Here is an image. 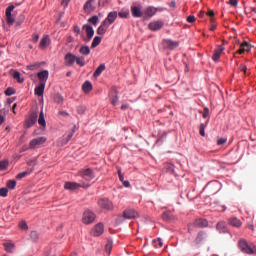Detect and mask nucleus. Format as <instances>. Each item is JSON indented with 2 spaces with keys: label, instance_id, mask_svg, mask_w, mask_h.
<instances>
[{
  "label": "nucleus",
  "instance_id": "obj_40",
  "mask_svg": "<svg viewBox=\"0 0 256 256\" xmlns=\"http://www.w3.org/2000/svg\"><path fill=\"white\" fill-rule=\"evenodd\" d=\"M75 63H77L78 66L84 67L85 66V59L84 57L80 56L75 60Z\"/></svg>",
  "mask_w": 256,
  "mask_h": 256
},
{
  "label": "nucleus",
  "instance_id": "obj_7",
  "mask_svg": "<svg viewBox=\"0 0 256 256\" xmlns=\"http://www.w3.org/2000/svg\"><path fill=\"white\" fill-rule=\"evenodd\" d=\"M104 231H105V226L101 223H98L94 225V227H92L91 235L94 237H99L103 234Z\"/></svg>",
  "mask_w": 256,
  "mask_h": 256
},
{
  "label": "nucleus",
  "instance_id": "obj_6",
  "mask_svg": "<svg viewBox=\"0 0 256 256\" xmlns=\"http://www.w3.org/2000/svg\"><path fill=\"white\" fill-rule=\"evenodd\" d=\"M136 218H138V212H136L133 209H126V210H124L122 217H119V221H121L122 219L131 220V219H136Z\"/></svg>",
  "mask_w": 256,
  "mask_h": 256
},
{
  "label": "nucleus",
  "instance_id": "obj_51",
  "mask_svg": "<svg viewBox=\"0 0 256 256\" xmlns=\"http://www.w3.org/2000/svg\"><path fill=\"white\" fill-rule=\"evenodd\" d=\"M154 247L155 248H161L162 247V239L161 238H159V239H157V240H154ZM158 244V245H157Z\"/></svg>",
  "mask_w": 256,
  "mask_h": 256
},
{
  "label": "nucleus",
  "instance_id": "obj_24",
  "mask_svg": "<svg viewBox=\"0 0 256 256\" xmlns=\"http://www.w3.org/2000/svg\"><path fill=\"white\" fill-rule=\"evenodd\" d=\"M216 231L220 232V234L227 233V225L225 221H220L216 224Z\"/></svg>",
  "mask_w": 256,
  "mask_h": 256
},
{
  "label": "nucleus",
  "instance_id": "obj_35",
  "mask_svg": "<svg viewBox=\"0 0 256 256\" xmlns=\"http://www.w3.org/2000/svg\"><path fill=\"white\" fill-rule=\"evenodd\" d=\"M117 16H119L121 19H127L129 18V10L128 9H122L119 13H117Z\"/></svg>",
  "mask_w": 256,
  "mask_h": 256
},
{
  "label": "nucleus",
  "instance_id": "obj_45",
  "mask_svg": "<svg viewBox=\"0 0 256 256\" xmlns=\"http://www.w3.org/2000/svg\"><path fill=\"white\" fill-rule=\"evenodd\" d=\"M64 101L63 96L56 94L54 95V102L58 103V104H62Z\"/></svg>",
  "mask_w": 256,
  "mask_h": 256
},
{
  "label": "nucleus",
  "instance_id": "obj_62",
  "mask_svg": "<svg viewBox=\"0 0 256 256\" xmlns=\"http://www.w3.org/2000/svg\"><path fill=\"white\" fill-rule=\"evenodd\" d=\"M73 32H75V33H77V35H79L80 34L79 26H77V25L73 26Z\"/></svg>",
  "mask_w": 256,
  "mask_h": 256
},
{
  "label": "nucleus",
  "instance_id": "obj_28",
  "mask_svg": "<svg viewBox=\"0 0 256 256\" xmlns=\"http://www.w3.org/2000/svg\"><path fill=\"white\" fill-rule=\"evenodd\" d=\"M157 12V9L153 6H148V8L145 9L144 15L148 18L153 17L155 13Z\"/></svg>",
  "mask_w": 256,
  "mask_h": 256
},
{
  "label": "nucleus",
  "instance_id": "obj_39",
  "mask_svg": "<svg viewBox=\"0 0 256 256\" xmlns=\"http://www.w3.org/2000/svg\"><path fill=\"white\" fill-rule=\"evenodd\" d=\"M31 172H32V170H30V172H28V171L21 172V173L17 174L16 179H17V180L24 179L25 177H27L28 175H30Z\"/></svg>",
  "mask_w": 256,
  "mask_h": 256
},
{
  "label": "nucleus",
  "instance_id": "obj_56",
  "mask_svg": "<svg viewBox=\"0 0 256 256\" xmlns=\"http://www.w3.org/2000/svg\"><path fill=\"white\" fill-rule=\"evenodd\" d=\"M209 116V108H204L202 111V118H208Z\"/></svg>",
  "mask_w": 256,
  "mask_h": 256
},
{
  "label": "nucleus",
  "instance_id": "obj_44",
  "mask_svg": "<svg viewBox=\"0 0 256 256\" xmlns=\"http://www.w3.org/2000/svg\"><path fill=\"white\" fill-rule=\"evenodd\" d=\"M41 63H35V64H31L29 66H27V69L30 71H35L38 68H40Z\"/></svg>",
  "mask_w": 256,
  "mask_h": 256
},
{
  "label": "nucleus",
  "instance_id": "obj_32",
  "mask_svg": "<svg viewBox=\"0 0 256 256\" xmlns=\"http://www.w3.org/2000/svg\"><path fill=\"white\" fill-rule=\"evenodd\" d=\"M12 72V78L17 81V83H23L25 82V79L21 78V74L17 71L11 70Z\"/></svg>",
  "mask_w": 256,
  "mask_h": 256
},
{
  "label": "nucleus",
  "instance_id": "obj_25",
  "mask_svg": "<svg viewBox=\"0 0 256 256\" xmlns=\"http://www.w3.org/2000/svg\"><path fill=\"white\" fill-rule=\"evenodd\" d=\"M110 25H112V24L101 23V25H99L96 33H98V35H105V33H107V29H108V27H110Z\"/></svg>",
  "mask_w": 256,
  "mask_h": 256
},
{
  "label": "nucleus",
  "instance_id": "obj_60",
  "mask_svg": "<svg viewBox=\"0 0 256 256\" xmlns=\"http://www.w3.org/2000/svg\"><path fill=\"white\" fill-rule=\"evenodd\" d=\"M69 3H70V0H61V5H63L64 8L68 7Z\"/></svg>",
  "mask_w": 256,
  "mask_h": 256
},
{
  "label": "nucleus",
  "instance_id": "obj_64",
  "mask_svg": "<svg viewBox=\"0 0 256 256\" xmlns=\"http://www.w3.org/2000/svg\"><path fill=\"white\" fill-rule=\"evenodd\" d=\"M122 184L124 185V187L129 188L131 186V184L129 183V181H121Z\"/></svg>",
  "mask_w": 256,
  "mask_h": 256
},
{
  "label": "nucleus",
  "instance_id": "obj_27",
  "mask_svg": "<svg viewBox=\"0 0 256 256\" xmlns=\"http://www.w3.org/2000/svg\"><path fill=\"white\" fill-rule=\"evenodd\" d=\"M119 101V98L117 97V91L115 89H112L110 92V102L113 106H117V102Z\"/></svg>",
  "mask_w": 256,
  "mask_h": 256
},
{
  "label": "nucleus",
  "instance_id": "obj_14",
  "mask_svg": "<svg viewBox=\"0 0 256 256\" xmlns=\"http://www.w3.org/2000/svg\"><path fill=\"white\" fill-rule=\"evenodd\" d=\"M223 51H225V47H223V45H218L216 49H214L212 57L214 62H218V60H220V56L222 55Z\"/></svg>",
  "mask_w": 256,
  "mask_h": 256
},
{
  "label": "nucleus",
  "instance_id": "obj_1",
  "mask_svg": "<svg viewBox=\"0 0 256 256\" xmlns=\"http://www.w3.org/2000/svg\"><path fill=\"white\" fill-rule=\"evenodd\" d=\"M96 219V214H94L91 210H85L84 216H82V223L85 225L93 224Z\"/></svg>",
  "mask_w": 256,
  "mask_h": 256
},
{
  "label": "nucleus",
  "instance_id": "obj_54",
  "mask_svg": "<svg viewBox=\"0 0 256 256\" xmlns=\"http://www.w3.org/2000/svg\"><path fill=\"white\" fill-rule=\"evenodd\" d=\"M206 15L211 18L210 19L211 23L215 21L213 18V16H215V13L213 12V10H209L208 13H206Z\"/></svg>",
  "mask_w": 256,
  "mask_h": 256
},
{
  "label": "nucleus",
  "instance_id": "obj_63",
  "mask_svg": "<svg viewBox=\"0 0 256 256\" xmlns=\"http://www.w3.org/2000/svg\"><path fill=\"white\" fill-rule=\"evenodd\" d=\"M229 4L232 5V7H237V0H229Z\"/></svg>",
  "mask_w": 256,
  "mask_h": 256
},
{
  "label": "nucleus",
  "instance_id": "obj_3",
  "mask_svg": "<svg viewBox=\"0 0 256 256\" xmlns=\"http://www.w3.org/2000/svg\"><path fill=\"white\" fill-rule=\"evenodd\" d=\"M239 249L244 254L251 255V254L255 253V249L253 247L249 246L245 240L239 241Z\"/></svg>",
  "mask_w": 256,
  "mask_h": 256
},
{
  "label": "nucleus",
  "instance_id": "obj_22",
  "mask_svg": "<svg viewBox=\"0 0 256 256\" xmlns=\"http://www.w3.org/2000/svg\"><path fill=\"white\" fill-rule=\"evenodd\" d=\"M51 43V39L49 38L48 35H45L42 40H40V44H38V48L45 50L47 46Z\"/></svg>",
  "mask_w": 256,
  "mask_h": 256
},
{
  "label": "nucleus",
  "instance_id": "obj_61",
  "mask_svg": "<svg viewBox=\"0 0 256 256\" xmlns=\"http://www.w3.org/2000/svg\"><path fill=\"white\" fill-rule=\"evenodd\" d=\"M187 22L188 23H194L195 22V16H188L187 17Z\"/></svg>",
  "mask_w": 256,
  "mask_h": 256
},
{
  "label": "nucleus",
  "instance_id": "obj_17",
  "mask_svg": "<svg viewBox=\"0 0 256 256\" xmlns=\"http://www.w3.org/2000/svg\"><path fill=\"white\" fill-rule=\"evenodd\" d=\"M208 226H209V222L205 218H197L194 221V227L207 228Z\"/></svg>",
  "mask_w": 256,
  "mask_h": 256
},
{
  "label": "nucleus",
  "instance_id": "obj_19",
  "mask_svg": "<svg viewBox=\"0 0 256 256\" xmlns=\"http://www.w3.org/2000/svg\"><path fill=\"white\" fill-rule=\"evenodd\" d=\"M38 81H40V84H44L47 82V79H49V71L44 70L41 72H38L37 74Z\"/></svg>",
  "mask_w": 256,
  "mask_h": 256
},
{
  "label": "nucleus",
  "instance_id": "obj_31",
  "mask_svg": "<svg viewBox=\"0 0 256 256\" xmlns=\"http://www.w3.org/2000/svg\"><path fill=\"white\" fill-rule=\"evenodd\" d=\"M105 69H106L105 64L99 65L98 68H96V71H94L93 77L98 78L101 75V73L105 71Z\"/></svg>",
  "mask_w": 256,
  "mask_h": 256
},
{
  "label": "nucleus",
  "instance_id": "obj_43",
  "mask_svg": "<svg viewBox=\"0 0 256 256\" xmlns=\"http://www.w3.org/2000/svg\"><path fill=\"white\" fill-rule=\"evenodd\" d=\"M30 239L33 242H37V240H38V232L37 231H31Z\"/></svg>",
  "mask_w": 256,
  "mask_h": 256
},
{
  "label": "nucleus",
  "instance_id": "obj_55",
  "mask_svg": "<svg viewBox=\"0 0 256 256\" xmlns=\"http://www.w3.org/2000/svg\"><path fill=\"white\" fill-rule=\"evenodd\" d=\"M162 220H164V221L171 220V216L169 215V213L164 212V214H162Z\"/></svg>",
  "mask_w": 256,
  "mask_h": 256
},
{
  "label": "nucleus",
  "instance_id": "obj_50",
  "mask_svg": "<svg viewBox=\"0 0 256 256\" xmlns=\"http://www.w3.org/2000/svg\"><path fill=\"white\" fill-rule=\"evenodd\" d=\"M8 192L7 188H0V197H7Z\"/></svg>",
  "mask_w": 256,
  "mask_h": 256
},
{
  "label": "nucleus",
  "instance_id": "obj_48",
  "mask_svg": "<svg viewBox=\"0 0 256 256\" xmlns=\"http://www.w3.org/2000/svg\"><path fill=\"white\" fill-rule=\"evenodd\" d=\"M206 128V125L204 123H200V126H199V134L200 136L204 137L205 136V132H204V129Z\"/></svg>",
  "mask_w": 256,
  "mask_h": 256
},
{
  "label": "nucleus",
  "instance_id": "obj_59",
  "mask_svg": "<svg viewBox=\"0 0 256 256\" xmlns=\"http://www.w3.org/2000/svg\"><path fill=\"white\" fill-rule=\"evenodd\" d=\"M108 4V0H99L98 1V5L101 7H105V5Z\"/></svg>",
  "mask_w": 256,
  "mask_h": 256
},
{
  "label": "nucleus",
  "instance_id": "obj_10",
  "mask_svg": "<svg viewBox=\"0 0 256 256\" xmlns=\"http://www.w3.org/2000/svg\"><path fill=\"white\" fill-rule=\"evenodd\" d=\"M162 45L167 50H175L180 45V42L166 39V40L162 41Z\"/></svg>",
  "mask_w": 256,
  "mask_h": 256
},
{
  "label": "nucleus",
  "instance_id": "obj_29",
  "mask_svg": "<svg viewBox=\"0 0 256 256\" xmlns=\"http://www.w3.org/2000/svg\"><path fill=\"white\" fill-rule=\"evenodd\" d=\"M44 90H45V84L40 83L37 88H35V95L38 97H42L44 95Z\"/></svg>",
  "mask_w": 256,
  "mask_h": 256
},
{
  "label": "nucleus",
  "instance_id": "obj_9",
  "mask_svg": "<svg viewBox=\"0 0 256 256\" xmlns=\"http://www.w3.org/2000/svg\"><path fill=\"white\" fill-rule=\"evenodd\" d=\"M12 11H14L13 5H10L9 7H7V9H5V17L8 25H12L15 23L14 16L11 14Z\"/></svg>",
  "mask_w": 256,
  "mask_h": 256
},
{
  "label": "nucleus",
  "instance_id": "obj_20",
  "mask_svg": "<svg viewBox=\"0 0 256 256\" xmlns=\"http://www.w3.org/2000/svg\"><path fill=\"white\" fill-rule=\"evenodd\" d=\"M131 14L134 18H141L144 13L141 12V6H131Z\"/></svg>",
  "mask_w": 256,
  "mask_h": 256
},
{
  "label": "nucleus",
  "instance_id": "obj_23",
  "mask_svg": "<svg viewBox=\"0 0 256 256\" xmlns=\"http://www.w3.org/2000/svg\"><path fill=\"white\" fill-rule=\"evenodd\" d=\"M228 225L234 228H240L243 225V222L236 217L228 218Z\"/></svg>",
  "mask_w": 256,
  "mask_h": 256
},
{
  "label": "nucleus",
  "instance_id": "obj_58",
  "mask_svg": "<svg viewBox=\"0 0 256 256\" xmlns=\"http://www.w3.org/2000/svg\"><path fill=\"white\" fill-rule=\"evenodd\" d=\"M73 134H68V136H66V139L63 142V145H66L70 140H72Z\"/></svg>",
  "mask_w": 256,
  "mask_h": 256
},
{
  "label": "nucleus",
  "instance_id": "obj_42",
  "mask_svg": "<svg viewBox=\"0 0 256 256\" xmlns=\"http://www.w3.org/2000/svg\"><path fill=\"white\" fill-rule=\"evenodd\" d=\"M112 242L111 241H108V243H106L105 245V251H106V254L110 255V253L112 252Z\"/></svg>",
  "mask_w": 256,
  "mask_h": 256
},
{
  "label": "nucleus",
  "instance_id": "obj_53",
  "mask_svg": "<svg viewBox=\"0 0 256 256\" xmlns=\"http://www.w3.org/2000/svg\"><path fill=\"white\" fill-rule=\"evenodd\" d=\"M225 143H227V138H220V139H218V141L216 142V144H217L218 146H222V145H224Z\"/></svg>",
  "mask_w": 256,
  "mask_h": 256
},
{
  "label": "nucleus",
  "instance_id": "obj_57",
  "mask_svg": "<svg viewBox=\"0 0 256 256\" xmlns=\"http://www.w3.org/2000/svg\"><path fill=\"white\" fill-rule=\"evenodd\" d=\"M77 113L78 114H84L85 113V107L84 106H78L77 107Z\"/></svg>",
  "mask_w": 256,
  "mask_h": 256
},
{
  "label": "nucleus",
  "instance_id": "obj_16",
  "mask_svg": "<svg viewBox=\"0 0 256 256\" xmlns=\"http://www.w3.org/2000/svg\"><path fill=\"white\" fill-rule=\"evenodd\" d=\"M116 19H117V12L113 11L108 13V16H106L105 20H103V23L101 24L112 25Z\"/></svg>",
  "mask_w": 256,
  "mask_h": 256
},
{
  "label": "nucleus",
  "instance_id": "obj_4",
  "mask_svg": "<svg viewBox=\"0 0 256 256\" xmlns=\"http://www.w3.org/2000/svg\"><path fill=\"white\" fill-rule=\"evenodd\" d=\"M98 207L105 211H111L113 209V204L108 198H100L98 200Z\"/></svg>",
  "mask_w": 256,
  "mask_h": 256
},
{
  "label": "nucleus",
  "instance_id": "obj_41",
  "mask_svg": "<svg viewBox=\"0 0 256 256\" xmlns=\"http://www.w3.org/2000/svg\"><path fill=\"white\" fill-rule=\"evenodd\" d=\"M9 167V162L7 161H0V171H5Z\"/></svg>",
  "mask_w": 256,
  "mask_h": 256
},
{
  "label": "nucleus",
  "instance_id": "obj_26",
  "mask_svg": "<svg viewBox=\"0 0 256 256\" xmlns=\"http://www.w3.org/2000/svg\"><path fill=\"white\" fill-rule=\"evenodd\" d=\"M78 53L82 56H89V54H91V49L89 48V46L82 45L78 49Z\"/></svg>",
  "mask_w": 256,
  "mask_h": 256
},
{
  "label": "nucleus",
  "instance_id": "obj_38",
  "mask_svg": "<svg viewBox=\"0 0 256 256\" xmlns=\"http://www.w3.org/2000/svg\"><path fill=\"white\" fill-rule=\"evenodd\" d=\"M25 22V15L21 14L17 17V20H15L16 26H20Z\"/></svg>",
  "mask_w": 256,
  "mask_h": 256
},
{
  "label": "nucleus",
  "instance_id": "obj_52",
  "mask_svg": "<svg viewBox=\"0 0 256 256\" xmlns=\"http://www.w3.org/2000/svg\"><path fill=\"white\" fill-rule=\"evenodd\" d=\"M19 228H21V230L26 231V230H28V225L26 224L25 221H22L19 223Z\"/></svg>",
  "mask_w": 256,
  "mask_h": 256
},
{
  "label": "nucleus",
  "instance_id": "obj_8",
  "mask_svg": "<svg viewBox=\"0 0 256 256\" xmlns=\"http://www.w3.org/2000/svg\"><path fill=\"white\" fill-rule=\"evenodd\" d=\"M82 29H84L86 34L84 41L88 43L89 41H91V39H93V36H94L93 27L91 25L85 24L84 26H82Z\"/></svg>",
  "mask_w": 256,
  "mask_h": 256
},
{
  "label": "nucleus",
  "instance_id": "obj_11",
  "mask_svg": "<svg viewBox=\"0 0 256 256\" xmlns=\"http://www.w3.org/2000/svg\"><path fill=\"white\" fill-rule=\"evenodd\" d=\"M77 59H79V57L73 55L72 53H66L64 56V65L72 67Z\"/></svg>",
  "mask_w": 256,
  "mask_h": 256
},
{
  "label": "nucleus",
  "instance_id": "obj_18",
  "mask_svg": "<svg viewBox=\"0 0 256 256\" xmlns=\"http://www.w3.org/2000/svg\"><path fill=\"white\" fill-rule=\"evenodd\" d=\"M81 175L87 181H91L94 179V172L92 169L89 168L82 170Z\"/></svg>",
  "mask_w": 256,
  "mask_h": 256
},
{
  "label": "nucleus",
  "instance_id": "obj_2",
  "mask_svg": "<svg viewBox=\"0 0 256 256\" xmlns=\"http://www.w3.org/2000/svg\"><path fill=\"white\" fill-rule=\"evenodd\" d=\"M79 188L87 189V188H89V185L79 184V183H76V182H66V183H64V189H66V190L75 191Z\"/></svg>",
  "mask_w": 256,
  "mask_h": 256
},
{
  "label": "nucleus",
  "instance_id": "obj_34",
  "mask_svg": "<svg viewBox=\"0 0 256 256\" xmlns=\"http://www.w3.org/2000/svg\"><path fill=\"white\" fill-rule=\"evenodd\" d=\"M37 122H38V125L42 126V127H45V116H44V111H40V114L37 115Z\"/></svg>",
  "mask_w": 256,
  "mask_h": 256
},
{
  "label": "nucleus",
  "instance_id": "obj_12",
  "mask_svg": "<svg viewBox=\"0 0 256 256\" xmlns=\"http://www.w3.org/2000/svg\"><path fill=\"white\" fill-rule=\"evenodd\" d=\"M46 141L47 139L44 136L32 139L30 141V148L35 149L38 146L45 144Z\"/></svg>",
  "mask_w": 256,
  "mask_h": 256
},
{
  "label": "nucleus",
  "instance_id": "obj_15",
  "mask_svg": "<svg viewBox=\"0 0 256 256\" xmlns=\"http://www.w3.org/2000/svg\"><path fill=\"white\" fill-rule=\"evenodd\" d=\"M162 27H164V22L160 20L150 22V24H148V29L152 31H159L162 29Z\"/></svg>",
  "mask_w": 256,
  "mask_h": 256
},
{
  "label": "nucleus",
  "instance_id": "obj_13",
  "mask_svg": "<svg viewBox=\"0 0 256 256\" xmlns=\"http://www.w3.org/2000/svg\"><path fill=\"white\" fill-rule=\"evenodd\" d=\"M208 238V234L204 231H199L197 233V236H195V245H201L202 243H204L206 241V239Z\"/></svg>",
  "mask_w": 256,
  "mask_h": 256
},
{
  "label": "nucleus",
  "instance_id": "obj_33",
  "mask_svg": "<svg viewBox=\"0 0 256 256\" xmlns=\"http://www.w3.org/2000/svg\"><path fill=\"white\" fill-rule=\"evenodd\" d=\"M91 90H93V85L91 82H84L82 85V91H84V93H89Z\"/></svg>",
  "mask_w": 256,
  "mask_h": 256
},
{
  "label": "nucleus",
  "instance_id": "obj_36",
  "mask_svg": "<svg viewBox=\"0 0 256 256\" xmlns=\"http://www.w3.org/2000/svg\"><path fill=\"white\" fill-rule=\"evenodd\" d=\"M101 43V37L96 36L92 39L91 48H96Z\"/></svg>",
  "mask_w": 256,
  "mask_h": 256
},
{
  "label": "nucleus",
  "instance_id": "obj_21",
  "mask_svg": "<svg viewBox=\"0 0 256 256\" xmlns=\"http://www.w3.org/2000/svg\"><path fill=\"white\" fill-rule=\"evenodd\" d=\"M95 2V0H87V2H85L84 4V12L89 14L91 12H93L96 7H94L93 3Z\"/></svg>",
  "mask_w": 256,
  "mask_h": 256
},
{
  "label": "nucleus",
  "instance_id": "obj_37",
  "mask_svg": "<svg viewBox=\"0 0 256 256\" xmlns=\"http://www.w3.org/2000/svg\"><path fill=\"white\" fill-rule=\"evenodd\" d=\"M3 247L5 248V251H7V253H12V250L14 249V244L3 243Z\"/></svg>",
  "mask_w": 256,
  "mask_h": 256
},
{
  "label": "nucleus",
  "instance_id": "obj_30",
  "mask_svg": "<svg viewBox=\"0 0 256 256\" xmlns=\"http://www.w3.org/2000/svg\"><path fill=\"white\" fill-rule=\"evenodd\" d=\"M244 52H249V43L248 42L242 43L239 50H237V54H239V55H243Z\"/></svg>",
  "mask_w": 256,
  "mask_h": 256
},
{
  "label": "nucleus",
  "instance_id": "obj_46",
  "mask_svg": "<svg viewBox=\"0 0 256 256\" xmlns=\"http://www.w3.org/2000/svg\"><path fill=\"white\" fill-rule=\"evenodd\" d=\"M7 188H9L10 190H13L14 188H16V181L14 180L7 181Z\"/></svg>",
  "mask_w": 256,
  "mask_h": 256
},
{
  "label": "nucleus",
  "instance_id": "obj_49",
  "mask_svg": "<svg viewBox=\"0 0 256 256\" xmlns=\"http://www.w3.org/2000/svg\"><path fill=\"white\" fill-rule=\"evenodd\" d=\"M14 94H15V91L13 88H7V90H5V96L7 97H11Z\"/></svg>",
  "mask_w": 256,
  "mask_h": 256
},
{
  "label": "nucleus",
  "instance_id": "obj_5",
  "mask_svg": "<svg viewBox=\"0 0 256 256\" xmlns=\"http://www.w3.org/2000/svg\"><path fill=\"white\" fill-rule=\"evenodd\" d=\"M37 119H38L37 112H31L30 116H28V118H26V120L24 121V127L26 129H30L31 126L37 123Z\"/></svg>",
  "mask_w": 256,
  "mask_h": 256
},
{
  "label": "nucleus",
  "instance_id": "obj_47",
  "mask_svg": "<svg viewBox=\"0 0 256 256\" xmlns=\"http://www.w3.org/2000/svg\"><path fill=\"white\" fill-rule=\"evenodd\" d=\"M88 21H89V23H91L92 25L96 26V25H98L99 19H98V16H92L91 18H89Z\"/></svg>",
  "mask_w": 256,
  "mask_h": 256
}]
</instances>
